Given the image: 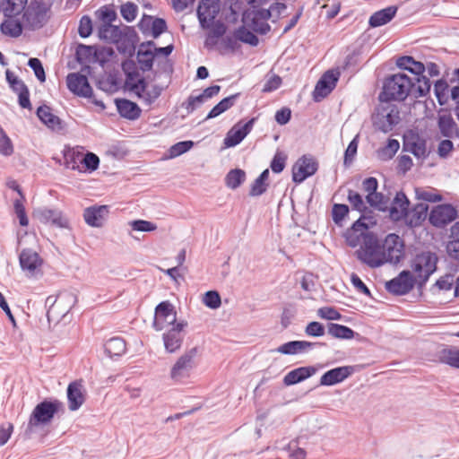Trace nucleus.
Wrapping results in <instances>:
<instances>
[{"mask_svg": "<svg viewBox=\"0 0 459 459\" xmlns=\"http://www.w3.org/2000/svg\"><path fill=\"white\" fill-rule=\"evenodd\" d=\"M19 262L22 271H27L31 275L35 273L36 270L39 269L43 263L39 254L30 248L22 250L19 255Z\"/></svg>", "mask_w": 459, "mask_h": 459, "instance_id": "b1692460", "label": "nucleus"}, {"mask_svg": "<svg viewBox=\"0 0 459 459\" xmlns=\"http://www.w3.org/2000/svg\"><path fill=\"white\" fill-rule=\"evenodd\" d=\"M349 211L350 209L347 204H334L332 209V216L334 223L341 224L342 220L348 215Z\"/></svg>", "mask_w": 459, "mask_h": 459, "instance_id": "052dcab7", "label": "nucleus"}, {"mask_svg": "<svg viewBox=\"0 0 459 459\" xmlns=\"http://www.w3.org/2000/svg\"><path fill=\"white\" fill-rule=\"evenodd\" d=\"M396 65L415 75H421L426 71L425 65L420 61H416L411 56H403L396 60Z\"/></svg>", "mask_w": 459, "mask_h": 459, "instance_id": "72a5a7b5", "label": "nucleus"}, {"mask_svg": "<svg viewBox=\"0 0 459 459\" xmlns=\"http://www.w3.org/2000/svg\"><path fill=\"white\" fill-rule=\"evenodd\" d=\"M67 88L75 95L91 98L92 88L89 83L88 78L81 74H69L66 78Z\"/></svg>", "mask_w": 459, "mask_h": 459, "instance_id": "a211bd4d", "label": "nucleus"}, {"mask_svg": "<svg viewBox=\"0 0 459 459\" xmlns=\"http://www.w3.org/2000/svg\"><path fill=\"white\" fill-rule=\"evenodd\" d=\"M77 303V296L72 291H61L56 298L48 296L46 299L47 318L48 327L56 326L65 320L70 310Z\"/></svg>", "mask_w": 459, "mask_h": 459, "instance_id": "7ed1b4c3", "label": "nucleus"}, {"mask_svg": "<svg viewBox=\"0 0 459 459\" xmlns=\"http://www.w3.org/2000/svg\"><path fill=\"white\" fill-rule=\"evenodd\" d=\"M37 116L48 127L58 131L63 129L62 120L51 112V108L48 106L43 105L39 107Z\"/></svg>", "mask_w": 459, "mask_h": 459, "instance_id": "2f4dec72", "label": "nucleus"}, {"mask_svg": "<svg viewBox=\"0 0 459 459\" xmlns=\"http://www.w3.org/2000/svg\"><path fill=\"white\" fill-rule=\"evenodd\" d=\"M123 28L113 24L100 25L99 27V37L108 42L116 44L121 37Z\"/></svg>", "mask_w": 459, "mask_h": 459, "instance_id": "e433bc0d", "label": "nucleus"}, {"mask_svg": "<svg viewBox=\"0 0 459 459\" xmlns=\"http://www.w3.org/2000/svg\"><path fill=\"white\" fill-rule=\"evenodd\" d=\"M417 76V86L414 84L411 90V95L416 99L426 97L430 91L431 82L423 74Z\"/></svg>", "mask_w": 459, "mask_h": 459, "instance_id": "c03bdc74", "label": "nucleus"}, {"mask_svg": "<svg viewBox=\"0 0 459 459\" xmlns=\"http://www.w3.org/2000/svg\"><path fill=\"white\" fill-rule=\"evenodd\" d=\"M234 36L236 39L249 44L250 46L255 47L259 43L258 38L255 35L254 32L250 31L246 25L238 27L235 32Z\"/></svg>", "mask_w": 459, "mask_h": 459, "instance_id": "a18cd8bd", "label": "nucleus"}, {"mask_svg": "<svg viewBox=\"0 0 459 459\" xmlns=\"http://www.w3.org/2000/svg\"><path fill=\"white\" fill-rule=\"evenodd\" d=\"M26 4L27 0H3L2 11L4 16L13 18L21 14Z\"/></svg>", "mask_w": 459, "mask_h": 459, "instance_id": "f704fd0d", "label": "nucleus"}, {"mask_svg": "<svg viewBox=\"0 0 459 459\" xmlns=\"http://www.w3.org/2000/svg\"><path fill=\"white\" fill-rule=\"evenodd\" d=\"M397 6L390 5L386 8L375 12L368 20V24L372 28L383 26L393 20L397 13Z\"/></svg>", "mask_w": 459, "mask_h": 459, "instance_id": "c756f323", "label": "nucleus"}, {"mask_svg": "<svg viewBox=\"0 0 459 459\" xmlns=\"http://www.w3.org/2000/svg\"><path fill=\"white\" fill-rule=\"evenodd\" d=\"M317 345L324 346L325 343L311 342L308 341H290L279 346L276 351L284 355H295L307 352Z\"/></svg>", "mask_w": 459, "mask_h": 459, "instance_id": "412c9836", "label": "nucleus"}, {"mask_svg": "<svg viewBox=\"0 0 459 459\" xmlns=\"http://www.w3.org/2000/svg\"><path fill=\"white\" fill-rule=\"evenodd\" d=\"M82 165L89 172L95 171L100 165V158L93 152H88L82 156Z\"/></svg>", "mask_w": 459, "mask_h": 459, "instance_id": "864d4df0", "label": "nucleus"}, {"mask_svg": "<svg viewBox=\"0 0 459 459\" xmlns=\"http://www.w3.org/2000/svg\"><path fill=\"white\" fill-rule=\"evenodd\" d=\"M204 305L212 309L220 307L221 304V296L216 290H208L205 292L203 299Z\"/></svg>", "mask_w": 459, "mask_h": 459, "instance_id": "bf43d9fd", "label": "nucleus"}, {"mask_svg": "<svg viewBox=\"0 0 459 459\" xmlns=\"http://www.w3.org/2000/svg\"><path fill=\"white\" fill-rule=\"evenodd\" d=\"M104 348L109 357H119L126 352V344L123 338L113 337L106 342Z\"/></svg>", "mask_w": 459, "mask_h": 459, "instance_id": "c9c22d12", "label": "nucleus"}, {"mask_svg": "<svg viewBox=\"0 0 459 459\" xmlns=\"http://www.w3.org/2000/svg\"><path fill=\"white\" fill-rule=\"evenodd\" d=\"M13 153V146L11 139L0 126V154L11 156Z\"/></svg>", "mask_w": 459, "mask_h": 459, "instance_id": "5fc2aeb1", "label": "nucleus"}, {"mask_svg": "<svg viewBox=\"0 0 459 459\" xmlns=\"http://www.w3.org/2000/svg\"><path fill=\"white\" fill-rule=\"evenodd\" d=\"M400 148V143L395 139H389L386 145L377 151V156L380 160L386 161L393 159Z\"/></svg>", "mask_w": 459, "mask_h": 459, "instance_id": "a19ab883", "label": "nucleus"}, {"mask_svg": "<svg viewBox=\"0 0 459 459\" xmlns=\"http://www.w3.org/2000/svg\"><path fill=\"white\" fill-rule=\"evenodd\" d=\"M440 359L452 368H459V349H444Z\"/></svg>", "mask_w": 459, "mask_h": 459, "instance_id": "8fccbe9b", "label": "nucleus"}, {"mask_svg": "<svg viewBox=\"0 0 459 459\" xmlns=\"http://www.w3.org/2000/svg\"><path fill=\"white\" fill-rule=\"evenodd\" d=\"M328 333L336 339L351 340L357 334L351 328L335 323L327 324Z\"/></svg>", "mask_w": 459, "mask_h": 459, "instance_id": "58836bf2", "label": "nucleus"}, {"mask_svg": "<svg viewBox=\"0 0 459 459\" xmlns=\"http://www.w3.org/2000/svg\"><path fill=\"white\" fill-rule=\"evenodd\" d=\"M400 121V112L395 105H382L377 108L372 116L373 126L376 130L388 133Z\"/></svg>", "mask_w": 459, "mask_h": 459, "instance_id": "6e6552de", "label": "nucleus"}, {"mask_svg": "<svg viewBox=\"0 0 459 459\" xmlns=\"http://www.w3.org/2000/svg\"><path fill=\"white\" fill-rule=\"evenodd\" d=\"M205 101L206 100L202 93L197 96L190 95L182 106L186 109L187 113L190 114Z\"/></svg>", "mask_w": 459, "mask_h": 459, "instance_id": "680f3d73", "label": "nucleus"}, {"mask_svg": "<svg viewBox=\"0 0 459 459\" xmlns=\"http://www.w3.org/2000/svg\"><path fill=\"white\" fill-rule=\"evenodd\" d=\"M0 30L4 35L17 38L22 33V24L18 20L9 18L1 23Z\"/></svg>", "mask_w": 459, "mask_h": 459, "instance_id": "37998d69", "label": "nucleus"}, {"mask_svg": "<svg viewBox=\"0 0 459 459\" xmlns=\"http://www.w3.org/2000/svg\"><path fill=\"white\" fill-rule=\"evenodd\" d=\"M383 265H397L405 258L404 240L395 233H389L382 239Z\"/></svg>", "mask_w": 459, "mask_h": 459, "instance_id": "423d86ee", "label": "nucleus"}, {"mask_svg": "<svg viewBox=\"0 0 459 459\" xmlns=\"http://www.w3.org/2000/svg\"><path fill=\"white\" fill-rule=\"evenodd\" d=\"M108 213V205H93L83 211L85 222L91 227H101Z\"/></svg>", "mask_w": 459, "mask_h": 459, "instance_id": "5701e85b", "label": "nucleus"}, {"mask_svg": "<svg viewBox=\"0 0 459 459\" xmlns=\"http://www.w3.org/2000/svg\"><path fill=\"white\" fill-rule=\"evenodd\" d=\"M255 0H251L249 4L251 8L244 11L242 14L243 23L249 27L253 31L264 35L270 31L271 26L266 22L272 16L269 9L256 8Z\"/></svg>", "mask_w": 459, "mask_h": 459, "instance_id": "0eeeda50", "label": "nucleus"}, {"mask_svg": "<svg viewBox=\"0 0 459 459\" xmlns=\"http://www.w3.org/2000/svg\"><path fill=\"white\" fill-rule=\"evenodd\" d=\"M82 152L75 148L65 147L63 151L64 166L66 169L82 172Z\"/></svg>", "mask_w": 459, "mask_h": 459, "instance_id": "473e14b6", "label": "nucleus"}, {"mask_svg": "<svg viewBox=\"0 0 459 459\" xmlns=\"http://www.w3.org/2000/svg\"><path fill=\"white\" fill-rule=\"evenodd\" d=\"M197 349L192 348L182 356H180L170 370V377L176 382H182L189 377L194 368V358L195 357Z\"/></svg>", "mask_w": 459, "mask_h": 459, "instance_id": "9b49d317", "label": "nucleus"}, {"mask_svg": "<svg viewBox=\"0 0 459 459\" xmlns=\"http://www.w3.org/2000/svg\"><path fill=\"white\" fill-rule=\"evenodd\" d=\"M186 326V323L178 322L163 333L164 347L169 353L176 352L181 348L184 340L183 331Z\"/></svg>", "mask_w": 459, "mask_h": 459, "instance_id": "dca6fc26", "label": "nucleus"}, {"mask_svg": "<svg viewBox=\"0 0 459 459\" xmlns=\"http://www.w3.org/2000/svg\"><path fill=\"white\" fill-rule=\"evenodd\" d=\"M194 145L192 141H182L172 145L169 150V157L175 158L189 151Z\"/></svg>", "mask_w": 459, "mask_h": 459, "instance_id": "6e6d98bb", "label": "nucleus"}, {"mask_svg": "<svg viewBox=\"0 0 459 459\" xmlns=\"http://www.w3.org/2000/svg\"><path fill=\"white\" fill-rule=\"evenodd\" d=\"M318 169V162L311 155H303L298 159L292 167V180L300 184L313 176Z\"/></svg>", "mask_w": 459, "mask_h": 459, "instance_id": "9d476101", "label": "nucleus"}, {"mask_svg": "<svg viewBox=\"0 0 459 459\" xmlns=\"http://www.w3.org/2000/svg\"><path fill=\"white\" fill-rule=\"evenodd\" d=\"M352 373L353 368L351 366H343L330 369L321 377L320 385L326 386L336 385L342 382Z\"/></svg>", "mask_w": 459, "mask_h": 459, "instance_id": "4be33fe9", "label": "nucleus"}, {"mask_svg": "<svg viewBox=\"0 0 459 459\" xmlns=\"http://www.w3.org/2000/svg\"><path fill=\"white\" fill-rule=\"evenodd\" d=\"M138 12V6L133 2H127L121 5L120 13L126 22H133Z\"/></svg>", "mask_w": 459, "mask_h": 459, "instance_id": "13d9d810", "label": "nucleus"}, {"mask_svg": "<svg viewBox=\"0 0 459 459\" xmlns=\"http://www.w3.org/2000/svg\"><path fill=\"white\" fill-rule=\"evenodd\" d=\"M220 12V0H201L197 7V17L203 29H209Z\"/></svg>", "mask_w": 459, "mask_h": 459, "instance_id": "ddd939ff", "label": "nucleus"}, {"mask_svg": "<svg viewBox=\"0 0 459 459\" xmlns=\"http://www.w3.org/2000/svg\"><path fill=\"white\" fill-rule=\"evenodd\" d=\"M116 106L119 115L128 120L138 119L141 116L142 110L135 103L126 99H117Z\"/></svg>", "mask_w": 459, "mask_h": 459, "instance_id": "bb28decb", "label": "nucleus"}, {"mask_svg": "<svg viewBox=\"0 0 459 459\" xmlns=\"http://www.w3.org/2000/svg\"><path fill=\"white\" fill-rule=\"evenodd\" d=\"M404 152L412 153L418 159H425L428 156L426 141L418 135L411 138H404L403 147Z\"/></svg>", "mask_w": 459, "mask_h": 459, "instance_id": "c85d7f7f", "label": "nucleus"}, {"mask_svg": "<svg viewBox=\"0 0 459 459\" xmlns=\"http://www.w3.org/2000/svg\"><path fill=\"white\" fill-rule=\"evenodd\" d=\"M48 8L44 4L39 3L32 9H28L24 13L23 17L28 22L29 26L35 30L42 28L48 22L47 17Z\"/></svg>", "mask_w": 459, "mask_h": 459, "instance_id": "aec40b11", "label": "nucleus"}, {"mask_svg": "<svg viewBox=\"0 0 459 459\" xmlns=\"http://www.w3.org/2000/svg\"><path fill=\"white\" fill-rule=\"evenodd\" d=\"M246 180V172L241 169H230L225 178V184L230 189H237Z\"/></svg>", "mask_w": 459, "mask_h": 459, "instance_id": "79ce46f5", "label": "nucleus"}, {"mask_svg": "<svg viewBox=\"0 0 459 459\" xmlns=\"http://www.w3.org/2000/svg\"><path fill=\"white\" fill-rule=\"evenodd\" d=\"M245 137L246 135L240 129L239 124H237L228 132L224 139V144L227 147H234L240 143Z\"/></svg>", "mask_w": 459, "mask_h": 459, "instance_id": "09e8293b", "label": "nucleus"}, {"mask_svg": "<svg viewBox=\"0 0 459 459\" xmlns=\"http://www.w3.org/2000/svg\"><path fill=\"white\" fill-rule=\"evenodd\" d=\"M151 34L154 39L159 38L167 29V22L162 18H152Z\"/></svg>", "mask_w": 459, "mask_h": 459, "instance_id": "774afa93", "label": "nucleus"}, {"mask_svg": "<svg viewBox=\"0 0 459 459\" xmlns=\"http://www.w3.org/2000/svg\"><path fill=\"white\" fill-rule=\"evenodd\" d=\"M448 84L445 80H437L434 85L435 95L440 105H444L446 101V91Z\"/></svg>", "mask_w": 459, "mask_h": 459, "instance_id": "0e129e2a", "label": "nucleus"}, {"mask_svg": "<svg viewBox=\"0 0 459 459\" xmlns=\"http://www.w3.org/2000/svg\"><path fill=\"white\" fill-rule=\"evenodd\" d=\"M316 372V368L313 366L295 368L285 375L283 384L287 386L296 385L312 377Z\"/></svg>", "mask_w": 459, "mask_h": 459, "instance_id": "cd10ccee", "label": "nucleus"}, {"mask_svg": "<svg viewBox=\"0 0 459 459\" xmlns=\"http://www.w3.org/2000/svg\"><path fill=\"white\" fill-rule=\"evenodd\" d=\"M429 205L427 204H417L412 210L405 216L406 224L410 228L420 226L427 218Z\"/></svg>", "mask_w": 459, "mask_h": 459, "instance_id": "7c9ffc66", "label": "nucleus"}, {"mask_svg": "<svg viewBox=\"0 0 459 459\" xmlns=\"http://www.w3.org/2000/svg\"><path fill=\"white\" fill-rule=\"evenodd\" d=\"M96 17L102 22L101 25L112 24L117 19V13L115 10L104 5L95 12Z\"/></svg>", "mask_w": 459, "mask_h": 459, "instance_id": "603ef678", "label": "nucleus"}, {"mask_svg": "<svg viewBox=\"0 0 459 459\" xmlns=\"http://www.w3.org/2000/svg\"><path fill=\"white\" fill-rule=\"evenodd\" d=\"M287 158L283 152H276L270 164L273 172L281 173L285 168Z\"/></svg>", "mask_w": 459, "mask_h": 459, "instance_id": "4d7b16f0", "label": "nucleus"}, {"mask_svg": "<svg viewBox=\"0 0 459 459\" xmlns=\"http://www.w3.org/2000/svg\"><path fill=\"white\" fill-rule=\"evenodd\" d=\"M317 316L326 320H341L342 316L333 307H323L317 310Z\"/></svg>", "mask_w": 459, "mask_h": 459, "instance_id": "338daca9", "label": "nucleus"}, {"mask_svg": "<svg viewBox=\"0 0 459 459\" xmlns=\"http://www.w3.org/2000/svg\"><path fill=\"white\" fill-rule=\"evenodd\" d=\"M5 77L9 87L13 92L20 94V92H23L24 90H28V87L24 82L18 78V76H16L9 69L5 71Z\"/></svg>", "mask_w": 459, "mask_h": 459, "instance_id": "3c124183", "label": "nucleus"}, {"mask_svg": "<svg viewBox=\"0 0 459 459\" xmlns=\"http://www.w3.org/2000/svg\"><path fill=\"white\" fill-rule=\"evenodd\" d=\"M132 230L142 232H151L157 229V225L145 220H134L129 222Z\"/></svg>", "mask_w": 459, "mask_h": 459, "instance_id": "e2e57ef3", "label": "nucleus"}, {"mask_svg": "<svg viewBox=\"0 0 459 459\" xmlns=\"http://www.w3.org/2000/svg\"><path fill=\"white\" fill-rule=\"evenodd\" d=\"M437 126L442 136L447 138L454 137V129H455L456 123L455 122L450 113L443 115L439 114Z\"/></svg>", "mask_w": 459, "mask_h": 459, "instance_id": "4c0bfd02", "label": "nucleus"}, {"mask_svg": "<svg viewBox=\"0 0 459 459\" xmlns=\"http://www.w3.org/2000/svg\"><path fill=\"white\" fill-rule=\"evenodd\" d=\"M457 216L456 209L451 204H439L433 208L429 213V222L437 227L443 228L455 220Z\"/></svg>", "mask_w": 459, "mask_h": 459, "instance_id": "4468645a", "label": "nucleus"}, {"mask_svg": "<svg viewBox=\"0 0 459 459\" xmlns=\"http://www.w3.org/2000/svg\"><path fill=\"white\" fill-rule=\"evenodd\" d=\"M340 73L333 71L325 72L316 84L313 91V98L316 101H320L327 97L335 88L339 79Z\"/></svg>", "mask_w": 459, "mask_h": 459, "instance_id": "2eb2a0df", "label": "nucleus"}, {"mask_svg": "<svg viewBox=\"0 0 459 459\" xmlns=\"http://www.w3.org/2000/svg\"><path fill=\"white\" fill-rule=\"evenodd\" d=\"M414 82L405 74L398 73L386 77L379 94L382 102L403 101L411 94Z\"/></svg>", "mask_w": 459, "mask_h": 459, "instance_id": "f03ea898", "label": "nucleus"}, {"mask_svg": "<svg viewBox=\"0 0 459 459\" xmlns=\"http://www.w3.org/2000/svg\"><path fill=\"white\" fill-rule=\"evenodd\" d=\"M410 202L406 195L400 191L396 194L389 209L390 218L398 221L405 218L409 210Z\"/></svg>", "mask_w": 459, "mask_h": 459, "instance_id": "a878e982", "label": "nucleus"}, {"mask_svg": "<svg viewBox=\"0 0 459 459\" xmlns=\"http://www.w3.org/2000/svg\"><path fill=\"white\" fill-rule=\"evenodd\" d=\"M417 283L416 278L408 270L402 271L396 277L385 283L388 292L394 295H404L409 293Z\"/></svg>", "mask_w": 459, "mask_h": 459, "instance_id": "f8f14e48", "label": "nucleus"}, {"mask_svg": "<svg viewBox=\"0 0 459 459\" xmlns=\"http://www.w3.org/2000/svg\"><path fill=\"white\" fill-rule=\"evenodd\" d=\"M347 199L353 210H356L362 214H366L370 212V210L366 206L361 195L358 192L349 189Z\"/></svg>", "mask_w": 459, "mask_h": 459, "instance_id": "49530a36", "label": "nucleus"}, {"mask_svg": "<svg viewBox=\"0 0 459 459\" xmlns=\"http://www.w3.org/2000/svg\"><path fill=\"white\" fill-rule=\"evenodd\" d=\"M68 408L70 411H77L86 400V391L82 380L71 382L67 386Z\"/></svg>", "mask_w": 459, "mask_h": 459, "instance_id": "6ab92c4d", "label": "nucleus"}, {"mask_svg": "<svg viewBox=\"0 0 459 459\" xmlns=\"http://www.w3.org/2000/svg\"><path fill=\"white\" fill-rule=\"evenodd\" d=\"M438 257L431 251H421L412 258L411 267L416 274L417 284L423 287L429 281L430 275L437 270Z\"/></svg>", "mask_w": 459, "mask_h": 459, "instance_id": "39448f33", "label": "nucleus"}, {"mask_svg": "<svg viewBox=\"0 0 459 459\" xmlns=\"http://www.w3.org/2000/svg\"><path fill=\"white\" fill-rule=\"evenodd\" d=\"M367 203L373 208L385 212L387 210L388 199L377 190L366 196Z\"/></svg>", "mask_w": 459, "mask_h": 459, "instance_id": "de8ad7c7", "label": "nucleus"}, {"mask_svg": "<svg viewBox=\"0 0 459 459\" xmlns=\"http://www.w3.org/2000/svg\"><path fill=\"white\" fill-rule=\"evenodd\" d=\"M139 36L134 27L124 26L121 37L116 43L119 53L133 56L135 53Z\"/></svg>", "mask_w": 459, "mask_h": 459, "instance_id": "f3484780", "label": "nucleus"}, {"mask_svg": "<svg viewBox=\"0 0 459 459\" xmlns=\"http://www.w3.org/2000/svg\"><path fill=\"white\" fill-rule=\"evenodd\" d=\"M178 323L177 312L169 301H162L157 305L152 323V326L156 331H161L169 325L174 326Z\"/></svg>", "mask_w": 459, "mask_h": 459, "instance_id": "1a4fd4ad", "label": "nucleus"}, {"mask_svg": "<svg viewBox=\"0 0 459 459\" xmlns=\"http://www.w3.org/2000/svg\"><path fill=\"white\" fill-rule=\"evenodd\" d=\"M347 244L351 247H359L355 251V256L369 268L383 266L382 239L373 231L368 230V225L357 220L344 234Z\"/></svg>", "mask_w": 459, "mask_h": 459, "instance_id": "f257e3e1", "label": "nucleus"}, {"mask_svg": "<svg viewBox=\"0 0 459 459\" xmlns=\"http://www.w3.org/2000/svg\"><path fill=\"white\" fill-rule=\"evenodd\" d=\"M59 411L64 412V403L59 400H44L33 409L28 422L27 431L31 432L33 428L47 425Z\"/></svg>", "mask_w": 459, "mask_h": 459, "instance_id": "20e7f679", "label": "nucleus"}, {"mask_svg": "<svg viewBox=\"0 0 459 459\" xmlns=\"http://www.w3.org/2000/svg\"><path fill=\"white\" fill-rule=\"evenodd\" d=\"M138 76L139 73H133L131 80L128 79V76H126V85L130 91H134L138 98H142L143 93H144L147 89V82L144 77L136 80Z\"/></svg>", "mask_w": 459, "mask_h": 459, "instance_id": "ea45409f", "label": "nucleus"}, {"mask_svg": "<svg viewBox=\"0 0 459 459\" xmlns=\"http://www.w3.org/2000/svg\"><path fill=\"white\" fill-rule=\"evenodd\" d=\"M36 216L39 221L43 223H50L58 228H67L69 221L58 210H52L48 208L39 209L36 212Z\"/></svg>", "mask_w": 459, "mask_h": 459, "instance_id": "393cba45", "label": "nucleus"}, {"mask_svg": "<svg viewBox=\"0 0 459 459\" xmlns=\"http://www.w3.org/2000/svg\"><path fill=\"white\" fill-rule=\"evenodd\" d=\"M28 65L34 71L35 76L40 82L46 81V74L42 63L39 58L31 57L28 61Z\"/></svg>", "mask_w": 459, "mask_h": 459, "instance_id": "69168bd1", "label": "nucleus"}]
</instances>
